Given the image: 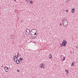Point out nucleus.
<instances>
[{
    "label": "nucleus",
    "instance_id": "nucleus-9",
    "mask_svg": "<svg viewBox=\"0 0 78 78\" xmlns=\"http://www.w3.org/2000/svg\"><path fill=\"white\" fill-rule=\"evenodd\" d=\"M20 56V54H19V53L18 52L17 53V58L19 57Z\"/></svg>",
    "mask_w": 78,
    "mask_h": 78
},
{
    "label": "nucleus",
    "instance_id": "nucleus-20",
    "mask_svg": "<svg viewBox=\"0 0 78 78\" xmlns=\"http://www.w3.org/2000/svg\"><path fill=\"white\" fill-rule=\"evenodd\" d=\"M68 9H66V12H68Z\"/></svg>",
    "mask_w": 78,
    "mask_h": 78
},
{
    "label": "nucleus",
    "instance_id": "nucleus-19",
    "mask_svg": "<svg viewBox=\"0 0 78 78\" xmlns=\"http://www.w3.org/2000/svg\"><path fill=\"white\" fill-rule=\"evenodd\" d=\"M63 45H62V44H61V47H62Z\"/></svg>",
    "mask_w": 78,
    "mask_h": 78
},
{
    "label": "nucleus",
    "instance_id": "nucleus-11",
    "mask_svg": "<svg viewBox=\"0 0 78 78\" xmlns=\"http://www.w3.org/2000/svg\"><path fill=\"white\" fill-rule=\"evenodd\" d=\"M52 57V56L51 55V54H49V58L51 59Z\"/></svg>",
    "mask_w": 78,
    "mask_h": 78
},
{
    "label": "nucleus",
    "instance_id": "nucleus-1",
    "mask_svg": "<svg viewBox=\"0 0 78 78\" xmlns=\"http://www.w3.org/2000/svg\"><path fill=\"white\" fill-rule=\"evenodd\" d=\"M62 23L63 27H66L68 26V21L65 18H63V19L62 20Z\"/></svg>",
    "mask_w": 78,
    "mask_h": 78
},
{
    "label": "nucleus",
    "instance_id": "nucleus-26",
    "mask_svg": "<svg viewBox=\"0 0 78 78\" xmlns=\"http://www.w3.org/2000/svg\"><path fill=\"white\" fill-rule=\"evenodd\" d=\"M11 36H12V34L11 35Z\"/></svg>",
    "mask_w": 78,
    "mask_h": 78
},
{
    "label": "nucleus",
    "instance_id": "nucleus-2",
    "mask_svg": "<svg viewBox=\"0 0 78 78\" xmlns=\"http://www.w3.org/2000/svg\"><path fill=\"white\" fill-rule=\"evenodd\" d=\"M67 43V42L66 40H65V39L63 40V42H62V45L64 47H65L66 45V44Z\"/></svg>",
    "mask_w": 78,
    "mask_h": 78
},
{
    "label": "nucleus",
    "instance_id": "nucleus-13",
    "mask_svg": "<svg viewBox=\"0 0 78 78\" xmlns=\"http://www.w3.org/2000/svg\"><path fill=\"white\" fill-rule=\"evenodd\" d=\"M30 4H32L34 3V2L32 0H31L30 2Z\"/></svg>",
    "mask_w": 78,
    "mask_h": 78
},
{
    "label": "nucleus",
    "instance_id": "nucleus-14",
    "mask_svg": "<svg viewBox=\"0 0 78 78\" xmlns=\"http://www.w3.org/2000/svg\"><path fill=\"white\" fill-rule=\"evenodd\" d=\"M20 61H22L23 59L21 57H20Z\"/></svg>",
    "mask_w": 78,
    "mask_h": 78
},
{
    "label": "nucleus",
    "instance_id": "nucleus-12",
    "mask_svg": "<svg viewBox=\"0 0 78 78\" xmlns=\"http://www.w3.org/2000/svg\"><path fill=\"white\" fill-rule=\"evenodd\" d=\"M74 63H75L74 62H72V64H71V66H74Z\"/></svg>",
    "mask_w": 78,
    "mask_h": 78
},
{
    "label": "nucleus",
    "instance_id": "nucleus-24",
    "mask_svg": "<svg viewBox=\"0 0 78 78\" xmlns=\"http://www.w3.org/2000/svg\"><path fill=\"white\" fill-rule=\"evenodd\" d=\"M67 1H70V0H66Z\"/></svg>",
    "mask_w": 78,
    "mask_h": 78
},
{
    "label": "nucleus",
    "instance_id": "nucleus-10",
    "mask_svg": "<svg viewBox=\"0 0 78 78\" xmlns=\"http://www.w3.org/2000/svg\"><path fill=\"white\" fill-rule=\"evenodd\" d=\"M71 12H72V13H74L75 12V9L73 8L72 9V10H71Z\"/></svg>",
    "mask_w": 78,
    "mask_h": 78
},
{
    "label": "nucleus",
    "instance_id": "nucleus-17",
    "mask_svg": "<svg viewBox=\"0 0 78 78\" xmlns=\"http://www.w3.org/2000/svg\"><path fill=\"white\" fill-rule=\"evenodd\" d=\"M65 72H66L67 73H69V71H67L66 70H66H65Z\"/></svg>",
    "mask_w": 78,
    "mask_h": 78
},
{
    "label": "nucleus",
    "instance_id": "nucleus-5",
    "mask_svg": "<svg viewBox=\"0 0 78 78\" xmlns=\"http://www.w3.org/2000/svg\"><path fill=\"white\" fill-rule=\"evenodd\" d=\"M40 67L41 68L44 69V64L43 63L41 64L40 65Z\"/></svg>",
    "mask_w": 78,
    "mask_h": 78
},
{
    "label": "nucleus",
    "instance_id": "nucleus-15",
    "mask_svg": "<svg viewBox=\"0 0 78 78\" xmlns=\"http://www.w3.org/2000/svg\"><path fill=\"white\" fill-rule=\"evenodd\" d=\"M62 59L63 61H64L65 60V57H63V58H62Z\"/></svg>",
    "mask_w": 78,
    "mask_h": 78
},
{
    "label": "nucleus",
    "instance_id": "nucleus-6",
    "mask_svg": "<svg viewBox=\"0 0 78 78\" xmlns=\"http://www.w3.org/2000/svg\"><path fill=\"white\" fill-rule=\"evenodd\" d=\"M31 36L32 37H35L36 36H34H34H35V35H37V34L36 32L34 34H32V33H31Z\"/></svg>",
    "mask_w": 78,
    "mask_h": 78
},
{
    "label": "nucleus",
    "instance_id": "nucleus-8",
    "mask_svg": "<svg viewBox=\"0 0 78 78\" xmlns=\"http://www.w3.org/2000/svg\"><path fill=\"white\" fill-rule=\"evenodd\" d=\"M16 60H17V58L16 57V55L14 57L13 59L15 61H16Z\"/></svg>",
    "mask_w": 78,
    "mask_h": 78
},
{
    "label": "nucleus",
    "instance_id": "nucleus-22",
    "mask_svg": "<svg viewBox=\"0 0 78 78\" xmlns=\"http://www.w3.org/2000/svg\"><path fill=\"white\" fill-rule=\"evenodd\" d=\"M27 0V1H28V2H30V0Z\"/></svg>",
    "mask_w": 78,
    "mask_h": 78
},
{
    "label": "nucleus",
    "instance_id": "nucleus-25",
    "mask_svg": "<svg viewBox=\"0 0 78 78\" xmlns=\"http://www.w3.org/2000/svg\"><path fill=\"white\" fill-rule=\"evenodd\" d=\"M76 48H78V47H77V46H76Z\"/></svg>",
    "mask_w": 78,
    "mask_h": 78
},
{
    "label": "nucleus",
    "instance_id": "nucleus-21",
    "mask_svg": "<svg viewBox=\"0 0 78 78\" xmlns=\"http://www.w3.org/2000/svg\"><path fill=\"white\" fill-rule=\"evenodd\" d=\"M60 26H62V23H60Z\"/></svg>",
    "mask_w": 78,
    "mask_h": 78
},
{
    "label": "nucleus",
    "instance_id": "nucleus-16",
    "mask_svg": "<svg viewBox=\"0 0 78 78\" xmlns=\"http://www.w3.org/2000/svg\"><path fill=\"white\" fill-rule=\"evenodd\" d=\"M36 30V31L37 32V30L35 29H33L32 30Z\"/></svg>",
    "mask_w": 78,
    "mask_h": 78
},
{
    "label": "nucleus",
    "instance_id": "nucleus-18",
    "mask_svg": "<svg viewBox=\"0 0 78 78\" xmlns=\"http://www.w3.org/2000/svg\"><path fill=\"white\" fill-rule=\"evenodd\" d=\"M17 72H18V73L20 72V70H19V69H17Z\"/></svg>",
    "mask_w": 78,
    "mask_h": 78
},
{
    "label": "nucleus",
    "instance_id": "nucleus-27",
    "mask_svg": "<svg viewBox=\"0 0 78 78\" xmlns=\"http://www.w3.org/2000/svg\"><path fill=\"white\" fill-rule=\"evenodd\" d=\"M2 67H3V66H2Z\"/></svg>",
    "mask_w": 78,
    "mask_h": 78
},
{
    "label": "nucleus",
    "instance_id": "nucleus-7",
    "mask_svg": "<svg viewBox=\"0 0 78 78\" xmlns=\"http://www.w3.org/2000/svg\"><path fill=\"white\" fill-rule=\"evenodd\" d=\"M15 62H16L17 64H19L20 63V60L19 59H16V60H15Z\"/></svg>",
    "mask_w": 78,
    "mask_h": 78
},
{
    "label": "nucleus",
    "instance_id": "nucleus-3",
    "mask_svg": "<svg viewBox=\"0 0 78 78\" xmlns=\"http://www.w3.org/2000/svg\"><path fill=\"white\" fill-rule=\"evenodd\" d=\"M26 34L27 35H29L30 34V30L29 29H27L26 30Z\"/></svg>",
    "mask_w": 78,
    "mask_h": 78
},
{
    "label": "nucleus",
    "instance_id": "nucleus-23",
    "mask_svg": "<svg viewBox=\"0 0 78 78\" xmlns=\"http://www.w3.org/2000/svg\"><path fill=\"white\" fill-rule=\"evenodd\" d=\"M14 2H16V0H14Z\"/></svg>",
    "mask_w": 78,
    "mask_h": 78
},
{
    "label": "nucleus",
    "instance_id": "nucleus-4",
    "mask_svg": "<svg viewBox=\"0 0 78 78\" xmlns=\"http://www.w3.org/2000/svg\"><path fill=\"white\" fill-rule=\"evenodd\" d=\"M4 69L5 72H7L9 71V68L6 66H5L4 67Z\"/></svg>",
    "mask_w": 78,
    "mask_h": 78
}]
</instances>
